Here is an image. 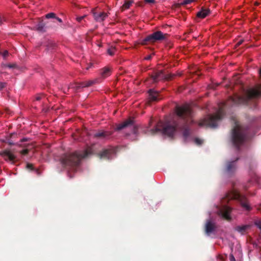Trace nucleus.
<instances>
[{
	"label": "nucleus",
	"mask_w": 261,
	"mask_h": 261,
	"mask_svg": "<svg viewBox=\"0 0 261 261\" xmlns=\"http://www.w3.org/2000/svg\"><path fill=\"white\" fill-rule=\"evenodd\" d=\"M175 111L177 116L184 118L190 116L192 113L191 107L189 104L177 107Z\"/></svg>",
	"instance_id": "obj_1"
},
{
	"label": "nucleus",
	"mask_w": 261,
	"mask_h": 261,
	"mask_svg": "<svg viewBox=\"0 0 261 261\" xmlns=\"http://www.w3.org/2000/svg\"><path fill=\"white\" fill-rule=\"evenodd\" d=\"M227 197L229 200L230 199H240L241 202L242 206L245 208L246 210L249 211L251 210L250 206L249 204L248 203L247 201L243 202L242 199H241V196H240L239 192L234 190H233L228 193L227 195Z\"/></svg>",
	"instance_id": "obj_2"
},
{
	"label": "nucleus",
	"mask_w": 261,
	"mask_h": 261,
	"mask_svg": "<svg viewBox=\"0 0 261 261\" xmlns=\"http://www.w3.org/2000/svg\"><path fill=\"white\" fill-rule=\"evenodd\" d=\"M221 118V117L219 114H217L213 116H208L206 118H204L201 120H200L198 124L200 126H205V125H210L211 124H213L214 121L217 120H219Z\"/></svg>",
	"instance_id": "obj_3"
},
{
	"label": "nucleus",
	"mask_w": 261,
	"mask_h": 261,
	"mask_svg": "<svg viewBox=\"0 0 261 261\" xmlns=\"http://www.w3.org/2000/svg\"><path fill=\"white\" fill-rule=\"evenodd\" d=\"M165 38V35L160 31L156 32L152 34L147 36L144 42H150L151 43L154 42L158 40H163Z\"/></svg>",
	"instance_id": "obj_4"
},
{
	"label": "nucleus",
	"mask_w": 261,
	"mask_h": 261,
	"mask_svg": "<svg viewBox=\"0 0 261 261\" xmlns=\"http://www.w3.org/2000/svg\"><path fill=\"white\" fill-rule=\"evenodd\" d=\"M231 211L232 209L231 207L227 206H224L220 210V214L224 219L230 220L231 219L230 214Z\"/></svg>",
	"instance_id": "obj_5"
},
{
	"label": "nucleus",
	"mask_w": 261,
	"mask_h": 261,
	"mask_svg": "<svg viewBox=\"0 0 261 261\" xmlns=\"http://www.w3.org/2000/svg\"><path fill=\"white\" fill-rule=\"evenodd\" d=\"M247 95L249 98L256 97L261 94V86L247 90Z\"/></svg>",
	"instance_id": "obj_6"
},
{
	"label": "nucleus",
	"mask_w": 261,
	"mask_h": 261,
	"mask_svg": "<svg viewBox=\"0 0 261 261\" xmlns=\"http://www.w3.org/2000/svg\"><path fill=\"white\" fill-rule=\"evenodd\" d=\"M163 131L165 135L169 137H172L175 133L176 128L174 126L168 125L164 127Z\"/></svg>",
	"instance_id": "obj_7"
},
{
	"label": "nucleus",
	"mask_w": 261,
	"mask_h": 261,
	"mask_svg": "<svg viewBox=\"0 0 261 261\" xmlns=\"http://www.w3.org/2000/svg\"><path fill=\"white\" fill-rule=\"evenodd\" d=\"M240 127L237 126L233 130V138L234 142L242 140L243 136L241 133Z\"/></svg>",
	"instance_id": "obj_8"
},
{
	"label": "nucleus",
	"mask_w": 261,
	"mask_h": 261,
	"mask_svg": "<svg viewBox=\"0 0 261 261\" xmlns=\"http://www.w3.org/2000/svg\"><path fill=\"white\" fill-rule=\"evenodd\" d=\"M5 160L13 161L15 159V155L10 150H5L2 153Z\"/></svg>",
	"instance_id": "obj_9"
},
{
	"label": "nucleus",
	"mask_w": 261,
	"mask_h": 261,
	"mask_svg": "<svg viewBox=\"0 0 261 261\" xmlns=\"http://www.w3.org/2000/svg\"><path fill=\"white\" fill-rule=\"evenodd\" d=\"M210 14V10L208 9H202L197 13V16L200 18H204Z\"/></svg>",
	"instance_id": "obj_10"
},
{
	"label": "nucleus",
	"mask_w": 261,
	"mask_h": 261,
	"mask_svg": "<svg viewBox=\"0 0 261 261\" xmlns=\"http://www.w3.org/2000/svg\"><path fill=\"white\" fill-rule=\"evenodd\" d=\"M94 16L97 21H102L108 16V14L105 12H101L99 14L94 13Z\"/></svg>",
	"instance_id": "obj_11"
},
{
	"label": "nucleus",
	"mask_w": 261,
	"mask_h": 261,
	"mask_svg": "<svg viewBox=\"0 0 261 261\" xmlns=\"http://www.w3.org/2000/svg\"><path fill=\"white\" fill-rule=\"evenodd\" d=\"M133 120L129 118L128 119H127L126 120L124 121L121 124H119V126L117 127V129H122V128H124L125 127L128 126V125L133 123Z\"/></svg>",
	"instance_id": "obj_12"
},
{
	"label": "nucleus",
	"mask_w": 261,
	"mask_h": 261,
	"mask_svg": "<svg viewBox=\"0 0 261 261\" xmlns=\"http://www.w3.org/2000/svg\"><path fill=\"white\" fill-rule=\"evenodd\" d=\"M133 3V0H125L124 3L121 7V10L124 11L129 9Z\"/></svg>",
	"instance_id": "obj_13"
},
{
	"label": "nucleus",
	"mask_w": 261,
	"mask_h": 261,
	"mask_svg": "<svg viewBox=\"0 0 261 261\" xmlns=\"http://www.w3.org/2000/svg\"><path fill=\"white\" fill-rule=\"evenodd\" d=\"M149 98H150V100L155 101V100H158V93H156V92H155L152 90H150L149 91Z\"/></svg>",
	"instance_id": "obj_14"
},
{
	"label": "nucleus",
	"mask_w": 261,
	"mask_h": 261,
	"mask_svg": "<svg viewBox=\"0 0 261 261\" xmlns=\"http://www.w3.org/2000/svg\"><path fill=\"white\" fill-rule=\"evenodd\" d=\"M249 225L238 226L236 227V230L241 233H244L246 230L249 228Z\"/></svg>",
	"instance_id": "obj_15"
},
{
	"label": "nucleus",
	"mask_w": 261,
	"mask_h": 261,
	"mask_svg": "<svg viewBox=\"0 0 261 261\" xmlns=\"http://www.w3.org/2000/svg\"><path fill=\"white\" fill-rule=\"evenodd\" d=\"M215 224L211 222H209L206 224V230L207 232H211L215 229Z\"/></svg>",
	"instance_id": "obj_16"
},
{
	"label": "nucleus",
	"mask_w": 261,
	"mask_h": 261,
	"mask_svg": "<svg viewBox=\"0 0 261 261\" xmlns=\"http://www.w3.org/2000/svg\"><path fill=\"white\" fill-rule=\"evenodd\" d=\"M102 75L104 77L107 76L111 74V69L109 67H105L102 69V72H101Z\"/></svg>",
	"instance_id": "obj_17"
},
{
	"label": "nucleus",
	"mask_w": 261,
	"mask_h": 261,
	"mask_svg": "<svg viewBox=\"0 0 261 261\" xmlns=\"http://www.w3.org/2000/svg\"><path fill=\"white\" fill-rule=\"evenodd\" d=\"M217 258L221 261H225L227 259V255L219 254Z\"/></svg>",
	"instance_id": "obj_18"
},
{
	"label": "nucleus",
	"mask_w": 261,
	"mask_h": 261,
	"mask_svg": "<svg viewBox=\"0 0 261 261\" xmlns=\"http://www.w3.org/2000/svg\"><path fill=\"white\" fill-rule=\"evenodd\" d=\"M45 17L47 19L55 17V14L54 13H49L45 15Z\"/></svg>",
	"instance_id": "obj_19"
},
{
	"label": "nucleus",
	"mask_w": 261,
	"mask_h": 261,
	"mask_svg": "<svg viewBox=\"0 0 261 261\" xmlns=\"http://www.w3.org/2000/svg\"><path fill=\"white\" fill-rule=\"evenodd\" d=\"M115 50L114 48L109 49L108 50V53L109 55L112 56L114 54Z\"/></svg>",
	"instance_id": "obj_20"
},
{
	"label": "nucleus",
	"mask_w": 261,
	"mask_h": 261,
	"mask_svg": "<svg viewBox=\"0 0 261 261\" xmlns=\"http://www.w3.org/2000/svg\"><path fill=\"white\" fill-rule=\"evenodd\" d=\"M195 1L196 0H184V4H190Z\"/></svg>",
	"instance_id": "obj_21"
},
{
	"label": "nucleus",
	"mask_w": 261,
	"mask_h": 261,
	"mask_svg": "<svg viewBox=\"0 0 261 261\" xmlns=\"http://www.w3.org/2000/svg\"><path fill=\"white\" fill-rule=\"evenodd\" d=\"M8 55H9V53L7 50H5L3 53V56L4 57V58H6V57H7L8 56Z\"/></svg>",
	"instance_id": "obj_22"
},
{
	"label": "nucleus",
	"mask_w": 261,
	"mask_h": 261,
	"mask_svg": "<svg viewBox=\"0 0 261 261\" xmlns=\"http://www.w3.org/2000/svg\"><path fill=\"white\" fill-rule=\"evenodd\" d=\"M85 17V16H81V17H76V20L77 21L80 22L82 21V20Z\"/></svg>",
	"instance_id": "obj_23"
},
{
	"label": "nucleus",
	"mask_w": 261,
	"mask_h": 261,
	"mask_svg": "<svg viewBox=\"0 0 261 261\" xmlns=\"http://www.w3.org/2000/svg\"><path fill=\"white\" fill-rule=\"evenodd\" d=\"M28 153V149H23L21 151V153L22 154H26Z\"/></svg>",
	"instance_id": "obj_24"
},
{
	"label": "nucleus",
	"mask_w": 261,
	"mask_h": 261,
	"mask_svg": "<svg viewBox=\"0 0 261 261\" xmlns=\"http://www.w3.org/2000/svg\"><path fill=\"white\" fill-rule=\"evenodd\" d=\"M146 3H155V0H144Z\"/></svg>",
	"instance_id": "obj_25"
},
{
	"label": "nucleus",
	"mask_w": 261,
	"mask_h": 261,
	"mask_svg": "<svg viewBox=\"0 0 261 261\" xmlns=\"http://www.w3.org/2000/svg\"><path fill=\"white\" fill-rule=\"evenodd\" d=\"M230 261H236L234 256L232 254H231L229 257Z\"/></svg>",
	"instance_id": "obj_26"
},
{
	"label": "nucleus",
	"mask_w": 261,
	"mask_h": 261,
	"mask_svg": "<svg viewBox=\"0 0 261 261\" xmlns=\"http://www.w3.org/2000/svg\"><path fill=\"white\" fill-rule=\"evenodd\" d=\"M103 136V135L102 133V134H97L95 135L96 137H101V136Z\"/></svg>",
	"instance_id": "obj_27"
},
{
	"label": "nucleus",
	"mask_w": 261,
	"mask_h": 261,
	"mask_svg": "<svg viewBox=\"0 0 261 261\" xmlns=\"http://www.w3.org/2000/svg\"><path fill=\"white\" fill-rule=\"evenodd\" d=\"M32 166H33V165H32V164H28V165H27V167H28V168H32Z\"/></svg>",
	"instance_id": "obj_28"
},
{
	"label": "nucleus",
	"mask_w": 261,
	"mask_h": 261,
	"mask_svg": "<svg viewBox=\"0 0 261 261\" xmlns=\"http://www.w3.org/2000/svg\"><path fill=\"white\" fill-rule=\"evenodd\" d=\"M57 19L58 20V21H59V22H62V20H61V19H60V18H57Z\"/></svg>",
	"instance_id": "obj_29"
},
{
	"label": "nucleus",
	"mask_w": 261,
	"mask_h": 261,
	"mask_svg": "<svg viewBox=\"0 0 261 261\" xmlns=\"http://www.w3.org/2000/svg\"><path fill=\"white\" fill-rule=\"evenodd\" d=\"M163 123L162 122H159L158 124H163Z\"/></svg>",
	"instance_id": "obj_30"
},
{
	"label": "nucleus",
	"mask_w": 261,
	"mask_h": 261,
	"mask_svg": "<svg viewBox=\"0 0 261 261\" xmlns=\"http://www.w3.org/2000/svg\"><path fill=\"white\" fill-rule=\"evenodd\" d=\"M39 99H40V98H39V97H37V98H36V99H37V100H39Z\"/></svg>",
	"instance_id": "obj_31"
},
{
	"label": "nucleus",
	"mask_w": 261,
	"mask_h": 261,
	"mask_svg": "<svg viewBox=\"0 0 261 261\" xmlns=\"http://www.w3.org/2000/svg\"><path fill=\"white\" fill-rule=\"evenodd\" d=\"M260 74H261V69H260Z\"/></svg>",
	"instance_id": "obj_32"
}]
</instances>
